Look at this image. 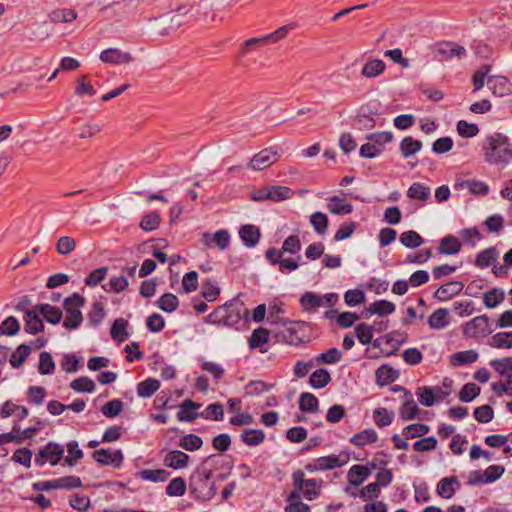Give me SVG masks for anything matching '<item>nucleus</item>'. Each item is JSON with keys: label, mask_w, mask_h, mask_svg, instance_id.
<instances>
[{"label": "nucleus", "mask_w": 512, "mask_h": 512, "mask_svg": "<svg viewBox=\"0 0 512 512\" xmlns=\"http://www.w3.org/2000/svg\"><path fill=\"white\" fill-rule=\"evenodd\" d=\"M481 149L485 161L491 165H506L512 160V143L503 133L494 132L487 135Z\"/></svg>", "instance_id": "obj_1"}, {"label": "nucleus", "mask_w": 512, "mask_h": 512, "mask_svg": "<svg viewBox=\"0 0 512 512\" xmlns=\"http://www.w3.org/2000/svg\"><path fill=\"white\" fill-rule=\"evenodd\" d=\"M86 303L84 296L78 292H74L69 297H66L63 301V308L66 311V319L63 322V326L69 330H75L80 327L83 322V314L80 308Z\"/></svg>", "instance_id": "obj_2"}, {"label": "nucleus", "mask_w": 512, "mask_h": 512, "mask_svg": "<svg viewBox=\"0 0 512 512\" xmlns=\"http://www.w3.org/2000/svg\"><path fill=\"white\" fill-rule=\"evenodd\" d=\"M293 485L295 488L301 490L303 496L307 500H315L321 494V485L323 481L321 479H305V474L302 470L298 469L292 474Z\"/></svg>", "instance_id": "obj_3"}, {"label": "nucleus", "mask_w": 512, "mask_h": 512, "mask_svg": "<svg viewBox=\"0 0 512 512\" xmlns=\"http://www.w3.org/2000/svg\"><path fill=\"white\" fill-rule=\"evenodd\" d=\"M288 31H289V29L287 26H282L270 34H266L262 37L250 38V39L246 40L242 44V46L239 50V56L244 57L252 50H254L258 47H261L268 42L277 43L278 41H280L287 35Z\"/></svg>", "instance_id": "obj_4"}, {"label": "nucleus", "mask_w": 512, "mask_h": 512, "mask_svg": "<svg viewBox=\"0 0 512 512\" xmlns=\"http://www.w3.org/2000/svg\"><path fill=\"white\" fill-rule=\"evenodd\" d=\"M487 315L474 317L463 325V335L466 338H484L492 333Z\"/></svg>", "instance_id": "obj_5"}, {"label": "nucleus", "mask_w": 512, "mask_h": 512, "mask_svg": "<svg viewBox=\"0 0 512 512\" xmlns=\"http://www.w3.org/2000/svg\"><path fill=\"white\" fill-rule=\"evenodd\" d=\"M435 58L439 61H447L453 58H464L466 49L452 41H441L435 44L433 49Z\"/></svg>", "instance_id": "obj_6"}, {"label": "nucleus", "mask_w": 512, "mask_h": 512, "mask_svg": "<svg viewBox=\"0 0 512 512\" xmlns=\"http://www.w3.org/2000/svg\"><path fill=\"white\" fill-rule=\"evenodd\" d=\"M64 455V447L55 442L47 443L38 452L35 457V464L37 466H43L46 462H49L51 466H55L59 463Z\"/></svg>", "instance_id": "obj_7"}, {"label": "nucleus", "mask_w": 512, "mask_h": 512, "mask_svg": "<svg viewBox=\"0 0 512 512\" xmlns=\"http://www.w3.org/2000/svg\"><path fill=\"white\" fill-rule=\"evenodd\" d=\"M92 458L103 466H112L119 469L122 466L124 455L120 449L111 450L110 448H101L92 453Z\"/></svg>", "instance_id": "obj_8"}, {"label": "nucleus", "mask_w": 512, "mask_h": 512, "mask_svg": "<svg viewBox=\"0 0 512 512\" xmlns=\"http://www.w3.org/2000/svg\"><path fill=\"white\" fill-rule=\"evenodd\" d=\"M279 157L280 155L277 150L272 147L265 148L253 156L248 163V167L256 171H261L274 164Z\"/></svg>", "instance_id": "obj_9"}, {"label": "nucleus", "mask_w": 512, "mask_h": 512, "mask_svg": "<svg viewBox=\"0 0 512 512\" xmlns=\"http://www.w3.org/2000/svg\"><path fill=\"white\" fill-rule=\"evenodd\" d=\"M216 493L215 483L210 474L198 473V479L194 485V497L201 501L210 500Z\"/></svg>", "instance_id": "obj_10"}, {"label": "nucleus", "mask_w": 512, "mask_h": 512, "mask_svg": "<svg viewBox=\"0 0 512 512\" xmlns=\"http://www.w3.org/2000/svg\"><path fill=\"white\" fill-rule=\"evenodd\" d=\"M100 60L110 64H126L133 61V57L128 52H122L117 48H108L100 53Z\"/></svg>", "instance_id": "obj_11"}, {"label": "nucleus", "mask_w": 512, "mask_h": 512, "mask_svg": "<svg viewBox=\"0 0 512 512\" xmlns=\"http://www.w3.org/2000/svg\"><path fill=\"white\" fill-rule=\"evenodd\" d=\"M127 2L125 0L114 2L100 9L99 15L107 20H120L128 14Z\"/></svg>", "instance_id": "obj_12"}, {"label": "nucleus", "mask_w": 512, "mask_h": 512, "mask_svg": "<svg viewBox=\"0 0 512 512\" xmlns=\"http://www.w3.org/2000/svg\"><path fill=\"white\" fill-rule=\"evenodd\" d=\"M464 288V285L460 281H450L441 285L434 293V297L444 302L451 299L453 296L458 295Z\"/></svg>", "instance_id": "obj_13"}, {"label": "nucleus", "mask_w": 512, "mask_h": 512, "mask_svg": "<svg viewBox=\"0 0 512 512\" xmlns=\"http://www.w3.org/2000/svg\"><path fill=\"white\" fill-rule=\"evenodd\" d=\"M201 407V404L194 402V420L198 417H202L209 420L219 421L223 419L224 409L220 403H213L208 405L204 411L198 413L197 410Z\"/></svg>", "instance_id": "obj_14"}, {"label": "nucleus", "mask_w": 512, "mask_h": 512, "mask_svg": "<svg viewBox=\"0 0 512 512\" xmlns=\"http://www.w3.org/2000/svg\"><path fill=\"white\" fill-rule=\"evenodd\" d=\"M342 463L337 455L331 454L328 456L319 457L314 461V464H309L306 469L309 471H325L341 467Z\"/></svg>", "instance_id": "obj_15"}, {"label": "nucleus", "mask_w": 512, "mask_h": 512, "mask_svg": "<svg viewBox=\"0 0 512 512\" xmlns=\"http://www.w3.org/2000/svg\"><path fill=\"white\" fill-rule=\"evenodd\" d=\"M459 487L460 482L456 476L444 477L438 482L436 491L442 498L450 499Z\"/></svg>", "instance_id": "obj_16"}, {"label": "nucleus", "mask_w": 512, "mask_h": 512, "mask_svg": "<svg viewBox=\"0 0 512 512\" xmlns=\"http://www.w3.org/2000/svg\"><path fill=\"white\" fill-rule=\"evenodd\" d=\"M224 305H229V309L227 310L228 327L235 326L239 323L243 316H247L248 314V310L244 308L243 304L238 301L231 300L226 302Z\"/></svg>", "instance_id": "obj_17"}, {"label": "nucleus", "mask_w": 512, "mask_h": 512, "mask_svg": "<svg viewBox=\"0 0 512 512\" xmlns=\"http://www.w3.org/2000/svg\"><path fill=\"white\" fill-rule=\"evenodd\" d=\"M36 311V309L35 311H26V315L23 317L25 322L24 330L31 335L42 333L45 329L43 321Z\"/></svg>", "instance_id": "obj_18"}, {"label": "nucleus", "mask_w": 512, "mask_h": 512, "mask_svg": "<svg viewBox=\"0 0 512 512\" xmlns=\"http://www.w3.org/2000/svg\"><path fill=\"white\" fill-rule=\"evenodd\" d=\"M372 115H377V111L374 112L371 109V104L362 106L355 118V127L358 129H372L376 124Z\"/></svg>", "instance_id": "obj_19"}, {"label": "nucleus", "mask_w": 512, "mask_h": 512, "mask_svg": "<svg viewBox=\"0 0 512 512\" xmlns=\"http://www.w3.org/2000/svg\"><path fill=\"white\" fill-rule=\"evenodd\" d=\"M260 230L257 226L252 224H246L239 230V237L243 241L246 247H255L260 239Z\"/></svg>", "instance_id": "obj_20"}, {"label": "nucleus", "mask_w": 512, "mask_h": 512, "mask_svg": "<svg viewBox=\"0 0 512 512\" xmlns=\"http://www.w3.org/2000/svg\"><path fill=\"white\" fill-rule=\"evenodd\" d=\"M405 402L400 408V417L404 421L415 419L419 414V408L409 390H405Z\"/></svg>", "instance_id": "obj_21"}, {"label": "nucleus", "mask_w": 512, "mask_h": 512, "mask_svg": "<svg viewBox=\"0 0 512 512\" xmlns=\"http://www.w3.org/2000/svg\"><path fill=\"white\" fill-rule=\"evenodd\" d=\"M399 377V372L389 366L388 364L381 365L375 371L376 384L379 386H386Z\"/></svg>", "instance_id": "obj_22"}, {"label": "nucleus", "mask_w": 512, "mask_h": 512, "mask_svg": "<svg viewBox=\"0 0 512 512\" xmlns=\"http://www.w3.org/2000/svg\"><path fill=\"white\" fill-rule=\"evenodd\" d=\"M428 325L431 329L440 330L447 327L450 324L449 311L446 308L436 309L428 317Z\"/></svg>", "instance_id": "obj_23"}, {"label": "nucleus", "mask_w": 512, "mask_h": 512, "mask_svg": "<svg viewBox=\"0 0 512 512\" xmlns=\"http://www.w3.org/2000/svg\"><path fill=\"white\" fill-rule=\"evenodd\" d=\"M36 310L43 315L44 319L48 323L52 325L58 324L63 317V313L60 308L47 303L36 305Z\"/></svg>", "instance_id": "obj_24"}, {"label": "nucleus", "mask_w": 512, "mask_h": 512, "mask_svg": "<svg viewBox=\"0 0 512 512\" xmlns=\"http://www.w3.org/2000/svg\"><path fill=\"white\" fill-rule=\"evenodd\" d=\"M327 209L332 214L345 215L352 213L353 206L345 198L332 196L329 198Z\"/></svg>", "instance_id": "obj_25"}, {"label": "nucleus", "mask_w": 512, "mask_h": 512, "mask_svg": "<svg viewBox=\"0 0 512 512\" xmlns=\"http://www.w3.org/2000/svg\"><path fill=\"white\" fill-rule=\"evenodd\" d=\"M372 473V468L363 465H353L348 471V481L354 486L361 485Z\"/></svg>", "instance_id": "obj_26"}, {"label": "nucleus", "mask_w": 512, "mask_h": 512, "mask_svg": "<svg viewBox=\"0 0 512 512\" xmlns=\"http://www.w3.org/2000/svg\"><path fill=\"white\" fill-rule=\"evenodd\" d=\"M386 64L381 59L371 58L363 66L361 74L366 78H376L384 73Z\"/></svg>", "instance_id": "obj_27"}, {"label": "nucleus", "mask_w": 512, "mask_h": 512, "mask_svg": "<svg viewBox=\"0 0 512 512\" xmlns=\"http://www.w3.org/2000/svg\"><path fill=\"white\" fill-rule=\"evenodd\" d=\"M490 90L496 96H505L511 93V85L506 77H491L487 82Z\"/></svg>", "instance_id": "obj_28"}, {"label": "nucleus", "mask_w": 512, "mask_h": 512, "mask_svg": "<svg viewBox=\"0 0 512 512\" xmlns=\"http://www.w3.org/2000/svg\"><path fill=\"white\" fill-rule=\"evenodd\" d=\"M188 460L189 456L186 453L180 450H173L166 454L164 464L173 469H180L187 465Z\"/></svg>", "instance_id": "obj_29"}, {"label": "nucleus", "mask_w": 512, "mask_h": 512, "mask_svg": "<svg viewBox=\"0 0 512 512\" xmlns=\"http://www.w3.org/2000/svg\"><path fill=\"white\" fill-rule=\"evenodd\" d=\"M461 250L459 239L453 235L443 237L439 243L438 251L443 255H455Z\"/></svg>", "instance_id": "obj_30"}, {"label": "nucleus", "mask_w": 512, "mask_h": 512, "mask_svg": "<svg viewBox=\"0 0 512 512\" xmlns=\"http://www.w3.org/2000/svg\"><path fill=\"white\" fill-rule=\"evenodd\" d=\"M106 316L104 305L100 301H94L91 309L87 313L88 325L95 328L98 327Z\"/></svg>", "instance_id": "obj_31"}, {"label": "nucleus", "mask_w": 512, "mask_h": 512, "mask_svg": "<svg viewBox=\"0 0 512 512\" xmlns=\"http://www.w3.org/2000/svg\"><path fill=\"white\" fill-rule=\"evenodd\" d=\"M396 309V306L393 302L388 300H377L372 303L366 310L367 315L377 314L379 316H385L392 314Z\"/></svg>", "instance_id": "obj_32"}, {"label": "nucleus", "mask_w": 512, "mask_h": 512, "mask_svg": "<svg viewBox=\"0 0 512 512\" xmlns=\"http://www.w3.org/2000/svg\"><path fill=\"white\" fill-rule=\"evenodd\" d=\"M422 142L416 140L411 136L404 137L399 145V150L404 158H409L415 155L422 148Z\"/></svg>", "instance_id": "obj_33"}, {"label": "nucleus", "mask_w": 512, "mask_h": 512, "mask_svg": "<svg viewBox=\"0 0 512 512\" xmlns=\"http://www.w3.org/2000/svg\"><path fill=\"white\" fill-rule=\"evenodd\" d=\"M499 253L495 247H489L480 251L475 260V265L480 268L491 266L498 258Z\"/></svg>", "instance_id": "obj_34"}, {"label": "nucleus", "mask_w": 512, "mask_h": 512, "mask_svg": "<svg viewBox=\"0 0 512 512\" xmlns=\"http://www.w3.org/2000/svg\"><path fill=\"white\" fill-rule=\"evenodd\" d=\"M128 321L124 318H117L110 329V334L113 340L121 343L125 341L129 334L127 332Z\"/></svg>", "instance_id": "obj_35"}, {"label": "nucleus", "mask_w": 512, "mask_h": 512, "mask_svg": "<svg viewBox=\"0 0 512 512\" xmlns=\"http://www.w3.org/2000/svg\"><path fill=\"white\" fill-rule=\"evenodd\" d=\"M299 409L302 412L316 413L319 409L318 398L309 392H303L299 397Z\"/></svg>", "instance_id": "obj_36"}, {"label": "nucleus", "mask_w": 512, "mask_h": 512, "mask_svg": "<svg viewBox=\"0 0 512 512\" xmlns=\"http://www.w3.org/2000/svg\"><path fill=\"white\" fill-rule=\"evenodd\" d=\"M160 388L159 380L147 378L137 385V394L141 398L151 397Z\"/></svg>", "instance_id": "obj_37"}, {"label": "nucleus", "mask_w": 512, "mask_h": 512, "mask_svg": "<svg viewBox=\"0 0 512 512\" xmlns=\"http://www.w3.org/2000/svg\"><path fill=\"white\" fill-rule=\"evenodd\" d=\"M505 299V292L501 288H493L483 295V303L486 308L492 309L500 305Z\"/></svg>", "instance_id": "obj_38"}, {"label": "nucleus", "mask_w": 512, "mask_h": 512, "mask_svg": "<svg viewBox=\"0 0 512 512\" xmlns=\"http://www.w3.org/2000/svg\"><path fill=\"white\" fill-rule=\"evenodd\" d=\"M76 18L77 13L73 9H55L49 13V19L53 23H70Z\"/></svg>", "instance_id": "obj_39"}, {"label": "nucleus", "mask_w": 512, "mask_h": 512, "mask_svg": "<svg viewBox=\"0 0 512 512\" xmlns=\"http://www.w3.org/2000/svg\"><path fill=\"white\" fill-rule=\"evenodd\" d=\"M479 355L475 350L460 351L452 355L451 364L454 366H463L477 361Z\"/></svg>", "instance_id": "obj_40"}, {"label": "nucleus", "mask_w": 512, "mask_h": 512, "mask_svg": "<svg viewBox=\"0 0 512 512\" xmlns=\"http://www.w3.org/2000/svg\"><path fill=\"white\" fill-rule=\"evenodd\" d=\"M378 439V435L374 429H365L355 434L350 442L358 447H363L366 444L375 443Z\"/></svg>", "instance_id": "obj_41"}, {"label": "nucleus", "mask_w": 512, "mask_h": 512, "mask_svg": "<svg viewBox=\"0 0 512 512\" xmlns=\"http://www.w3.org/2000/svg\"><path fill=\"white\" fill-rule=\"evenodd\" d=\"M169 476L170 473L165 469H143L138 472L139 478L151 482H165Z\"/></svg>", "instance_id": "obj_42"}, {"label": "nucleus", "mask_w": 512, "mask_h": 512, "mask_svg": "<svg viewBox=\"0 0 512 512\" xmlns=\"http://www.w3.org/2000/svg\"><path fill=\"white\" fill-rule=\"evenodd\" d=\"M300 304L304 310L315 312L319 307L323 305V298L313 292H306L300 298Z\"/></svg>", "instance_id": "obj_43"}, {"label": "nucleus", "mask_w": 512, "mask_h": 512, "mask_svg": "<svg viewBox=\"0 0 512 512\" xmlns=\"http://www.w3.org/2000/svg\"><path fill=\"white\" fill-rule=\"evenodd\" d=\"M330 381V373L324 368H319L311 374L309 384L315 389H321L328 385Z\"/></svg>", "instance_id": "obj_44"}, {"label": "nucleus", "mask_w": 512, "mask_h": 512, "mask_svg": "<svg viewBox=\"0 0 512 512\" xmlns=\"http://www.w3.org/2000/svg\"><path fill=\"white\" fill-rule=\"evenodd\" d=\"M31 353V347L28 344L19 345L10 357V365L13 368H19L26 361Z\"/></svg>", "instance_id": "obj_45"}, {"label": "nucleus", "mask_w": 512, "mask_h": 512, "mask_svg": "<svg viewBox=\"0 0 512 512\" xmlns=\"http://www.w3.org/2000/svg\"><path fill=\"white\" fill-rule=\"evenodd\" d=\"M200 293L206 301L213 302L218 298L220 288L215 280L206 279L202 284Z\"/></svg>", "instance_id": "obj_46"}, {"label": "nucleus", "mask_w": 512, "mask_h": 512, "mask_svg": "<svg viewBox=\"0 0 512 512\" xmlns=\"http://www.w3.org/2000/svg\"><path fill=\"white\" fill-rule=\"evenodd\" d=\"M489 345L497 349H511L512 348V331L510 332H498L494 334L490 340Z\"/></svg>", "instance_id": "obj_47"}, {"label": "nucleus", "mask_w": 512, "mask_h": 512, "mask_svg": "<svg viewBox=\"0 0 512 512\" xmlns=\"http://www.w3.org/2000/svg\"><path fill=\"white\" fill-rule=\"evenodd\" d=\"M240 437L247 446H257L264 441L265 434L260 429H246Z\"/></svg>", "instance_id": "obj_48"}, {"label": "nucleus", "mask_w": 512, "mask_h": 512, "mask_svg": "<svg viewBox=\"0 0 512 512\" xmlns=\"http://www.w3.org/2000/svg\"><path fill=\"white\" fill-rule=\"evenodd\" d=\"M430 194V188L419 182L413 183L407 191L408 198L421 201H427L430 198Z\"/></svg>", "instance_id": "obj_49"}, {"label": "nucleus", "mask_w": 512, "mask_h": 512, "mask_svg": "<svg viewBox=\"0 0 512 512\" xmlns=\"http://www.w3.org/2000/svg\"><path fill=\"white\" fill-rule=\"evenodd\" d=\"M229 305H221L213 310L207 317L205 322L209 324L224 325L227 326V310Z\"/></svg>", "instance_id": "obj_50"}, {"label": "nucleus", "mask_w": 512, "mask_h": 512, "mask_svg": "<svg viewBox=\"0 0 512 512\" xmlns=\"http://www.w3.org/2000/svg\"><path fill=\"white\" fill-rule=\"evenodd\" d=\"M459 187H467L471 194L474 195H487L489 192V187L486 183L478 180H466L461 183H456L455 188Z\"/></svg>", "instance_id": "obj_51"}, {"label": "nucleus", "mask_w": 512, "mask_h": 512, "mask_svg": "<svg viewBox=\"0 0 512 512\" xmlns=\"http://www.w3.org/2000/svg\"><path fill=\"white\" fill-rule=\"evenodd\" d=\"M269 341V331L259 327L255 329L249 338V347L251 349L261 348Z\"/></svg>", "instance_id": "obj_52"}, {"label": "nucleus", "mask_w": 512, "mask_h": 512, "mask_svg": "<svg viewBox=\"0 0 512 512\" xmlns=\"http://www.w3.org/2000/svg\"><path fill=\"white\" fill-rule=\"evenodd\" d=\"M128 285L129 282L125 276H113L107 284L103 285V289L106 292L120 293L126 290Z\"/></svg>", "instance_id": "obj_53"}, {"label": "nucleus", "mask_w": 512, "mask_h": 512, "mask_svg": "<svg viewBox=\"0 0 512 512\" xmlns=\"http://www.w3.org/2000/svg\"><path fill=\"white\" fill-rule=\"evenodd\" d=\"M429 426L422 423H414L406 426L402 434L405 437V439H413L416 437H421L426 435L429 432Z\"/></svg>", "instance_id": "obj_54"}, {"label": "nucleus", "mask_w": 512, "mask_h": 512, "mask_svg": "<svg viewBox=\"0 0 512 512\" xmlns=\"http://www.w3.org/2000/svg\"><path fill=\"white\" fill-rule=\"evenodd\" d=\"M178 304V298L172 293H165L157 300V306L167 313L175 311Z\"/></svg>", "instance_id": "obj_55"}, {"label": "nucleus", "mask_w": 512, "mask_h": 512, "mask_svg": "<svg viewBox=\"0 0 512 512\" xmlns=\"http://www.w3.org/2000/svg\"><path fill=\"white\" fill-rule=\"evenodd\" d=\"M67 450L69 456L65 458V464L73 467L76 465L77 460L83 458V451L79 448L76 440H71L67 443Z\"/></svg>", "instance_id": "obj_56"}, {"label": "nucleus", "mask_w": 512, "mask_h": 512, "mask_svg": "<svg viewBox=\"0 0 512 512\" xmlns=\"http://www.w3.org/2000/svg\"><path fill=\"white\" fill-rule=\"evenodd\" d=\"M400 242L407 248H416L423 244V238L414 230H408L400 235Z\"/></svg>", "instance_id": "obj_57"}, {"label": "nucleus", "mask_w": 512, "mask_h": 512, "mask_svg": "<svg viewBox=\"0 0 512 512\" xmlns=\"http://www.w3.org/2000/svg\"><path fill=\"white\" fill-rule=\"evenodd\" d=\"M70 387L71 389H73L74 391L76 392H81V393H84V392H88V393H91L95 390V383L92 379H90L89 377H86V376H81L77 379H74L71 383H70Z\"/></svg>", "instance_id": "obj_58"}, {"label": "nucleus", "mask_w": 512, "mask_h": 512, "mask_svg": "<svg viewBox=\"0 0 512 512\" xmlns=\"http://www.w3.org/2000/svg\"><path fill=\"white\" fill-rule=\"evenodd\" d=\"M375 424L379 428L389 426L394 420V412L388 411L386 408H377L373 412Z\"/></svg>", "instance_id": "obj_59"}, {"label": "nucleus", "mask_w": 512, "mask_h": 512, "mask_svg": "<svg viewBox=\"0 0 512 512\" xmlns=\"http://www.w3.org/2000/svg\"><path fill=\"white\" fill-rule=\"evenodd\" d=\"M342 358V352L338 348H330L319 354L315 360L318 364H335Z\"/></svg>", "instance_id": "obj_60"}, {"label": "nucleus", "mask_w": 512, "mask_h": 512, "mask_svg": "<svg viewBox=\"0 0 512 512\" xmlns=\"http://www.w3.org/2000/svg\"><path fill=\"white\" fill-rule=\"evenodd\" d=\"M490 366L501 376H507L512 373V357L493 359Z\"/></svg>", "instance_id": "obj_61"}, {"label": "nucleus", "mask_w": 512, "mask_h": 512, "mask_svg": "<svg viewBox=\"0 0 512 512\" xmlns=\"http://www.w3.org/2000/svg\"><path fill=\"white\" fill-rule=\"evenodd\" d=\"M310 222L318 234L324 235L326 233L328 228V217L326 214L315 212L311 215Z\"/></svg>", "instance_id": "obj_62"}, {"label": "nucleus", "mask_w": 512, "mask_h": 512, "mask_svg": "<svg viewBox=\"0 0 512 512\" xmlns=\"http://www.w3.org/2000/svg\"><path fill=\"white\" fill-rule=\"evenodd\" d=\"M416 395L420 404L425 407H431L435 404L436 399L431 386H421L416 389Z\"/></svg>", "instance_id": "obj_63"}, {"label": "nucleus", "mask_w": 512, "mask_h": 512, "mask_svg": "<svg viewBox=\"0 0 512 512\" xmlns=\"http://www.w3.org/2000/svg\"><path fill=\"white\" fill-rule=\"evenodd\" d=\"M20 331V323L14 316L7 317L0 326V335L14 336Z\"/></svg>", "instance_id": "obj_64"}]
</instances>
